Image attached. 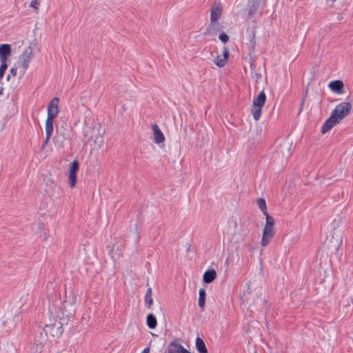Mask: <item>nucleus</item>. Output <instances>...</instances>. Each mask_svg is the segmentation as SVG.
<instances>
[{"label":"nucleus","instance_id":"nucleus-1","mask_svg":"<svg viewBox=\"0 0 353 353\" xmlns=\"http://www.w3.org/2000/svg\"><path fill=\"white\" fill-rule=\"evenodd\" d=\"M274 219L270 215H267L265 218V224L263 230L262 239L261 241V245L263 247L267 246L275 234L274 230Z\"/></svg>","mask_w":353,"mask_h":353},{"label":"nucleus","instance_id":"nucleus-2","mask_svg":"<svg viewBox=\"0 0 353 353\" xmlns=\"http://www.w3.org/2000/svg\"><path fill=\"white\" fill-rule=\"evenodd\" d=\"M352 109V105L349 102H342L337 105L331 113L332 119L339 123L343 118L347 116Z\"/></svg>","mask_w":353,"mask_h":353},{"label":"nucleus","instance_id":"nucleus-3","mask_svg":"<svg viewBox=\"0 0 353 353\" xmlns=\"http://www.w3.org/2000/svg\"><path fill=\"white\" fill-rule=\"evenodd\" d=\"M265 101L266 95L263 90L259 92L256 98L254 99L252 112L255 121H258L261 118L262 108L263 107Z\"/></svg>","mask_w":353,"mask_h":353},{"label":"nucleus","instance_id":"nucleus-4","mask_svg":"<svg viewBox=\"0 0 353 353\" xmlns=\"http://www.w3.org/2000/svg\"><path fill=\"white\" fill-rule=\"evenodd\" d=\"M247 234L248 233L243 230L236 222H234L233 228H230L228 230V235L230 240L234 243H239L243 242Z\"/></svg>","mask_w":353,"mask_h":353},{"label":"nucleus","instance_id":"nucleus-5","mask_svg":"<svg viewBox=\"0 0 353 353\" xmlns=\"http://www.w3.org/2000/svg\"><path fill=\"white\" fill-rule=\"evenodd\" d=\"M79 169V163L77 160H74L70 163L67 170L68 181L71 188L76 187L77 181V172Z\"/></svg>","mask_w":353,"mask_h":353},{"label":"nucleus","instance_id":"nucleus-6","mask_svg":"<svg viewBox=\"0 0 353 353\" xmlns=\"http://www.w3.org/2000/svg\"><path fill=\"white\" fill-rule=\"evenodd\" d=\"M33 57V49L31 46H28L25 49L23 53L20 55L19 60L23 67L22 75L24 74L29 67Z\"/></svg>","mask_w":353,"mask_h":353},{"label":"nucleus","instance_id":"nucleus-7","mask_svg":"<svg viewBox=\"0 0 353 353\" xmlns=\"http://www.w3.org/2000/svg\"><path fill=\"white\" fill-rule=\"evenodd\" d=\"M97 123L94 122V119L92 117L86 116L84 119V128L83 132L85 137H92V131Z\"/></svg>","mask_w":353,"mask_h":353},{"label":"nucleus","instance_id":"nucleus-8","mask_svg":"<svg viewBox=\"0 0 353 353\" xmlns=\"http://www.w3.org/2000/svg\"><path fill=\"white\" fill-rule=\"evenodd\" d=\"M59 98L54 97L49 103L48 105V117L55 119L57 117L59 114Z\"/></svg>","mask_w":353,"mask_h":353},{"label":"nucleus","instance_id":"nucleus-9","mask_svg":"<svg viewBox=\"0 0 353 353\" xmlns=\"http://www.w3.org/2000/svg\"><path fill=\"white\" fill-rule=\"evenodd\" d=\"M168 353H191L177 341H172L168 347Z\"/></svg>","mask_w":353,"mask_h":353},{"label":"nucleus","instance_id":"nucleus-10","mask_svg":"<svg viewBox=\"0 0 353 353\" xmlns=\"http://www.w3.org/2000/svg\"><path fill=\"white\" fill-rule=\"evenodd\" d=\"M154 132V139L156 143H161L165 141V137L157 123L152 125Z\"/></svg>","mask_w":353,"mask_h":353},{"label":"nucleus","instance_id":"nucleus-11","mask_svg":"<svg viewBox=\"0 0 353 353\" xmlns=\"http://www.w3.org/2000/svg\"><path fill=\"white\" fill-rule=\"evenodd\" d=\"M221 12L222 10L219 5H213L210 13L211 23H214L217 21L221 18Z\"/></svg>","mask_w":353,"mask_h":353},{"label":"nucleus","instance_id":"nucleus-12","mask_svg":"<svg viewBox=\"0 0 353 353\" xmlns=\"http://www.w3.org/2000/svg\"><path fill=\"white\" fill-rule=\"evenodd\" d=\"M328 87L330 90L337 94H342L343 92L344 84L342 81L335 80L330 82Z\"/></svg>","mask_w":353,"mask_h":353},{"label":"nucleus","instance_id":"nucleus-13","mask_svg":"<svg viewBox=\"0 0 353 353\" xmlns=\"http://www.w3.org/2000/svg\"><path fill=\"white\" fill-rule=\"evenodd\" d=\"M11 54V46L9 44L3 43L0 45L1 61H7V57Z\"/></svg>","mask_w":353,"mask_h":353},{"label":"nucleus","instance_id":"nucleus-14","mask_svg":"<svg viewBox=\"0 0 353 353\" xmlns=\"http://www.w3.org/2000/svg\"><path fill=\"white\" fill-rule=\"evenodd\" d=\"M339 123L334 119H332V116L325 121V122L323 124L321 128V133L325 134L328 131H330L335 125Z\"/></svg>","mask_w":353,"mask_h":353},{"label":"nucleus","instance_id":"nucleus-15","mask_svg":"<svg viewBox=\"0 0 353 353\" xmlns=\"http://www.w3.org/2000/svg\"><path fill=\"white\" fill-rule=\"evenodd\" d=\"M216 277V272L214 270H208L205 272L203 280L206 283H212Z\"/></svg>","mask_w":353,"mask_h":353},{"label":"nucleus","instance_id":"nucleus-16","mask_svg":"<svg viewBox=\"0 0 353 353\" xmlns=\"http://www.w3.org/2000/svg\"><path fill=\"white\" fill-rule=\"evenodd\" d=\"M291 144L288 141H283L277 148L276 152L280 154H285L290 152Z\"/></svg>","mask_w":353,"mask_h":353},{"label":"nucleus","instance_id":"nucleus-17","mask_svg":"<svg viewBox=\"0 0 353 353\" xmlns=\"http://www.w3.org/2000/svg\"><path fill=\"white\" fill-rule=\"evenodd\" d=\"M53 120L54 119L52 118L47 117L46 121V132L47 141L50 138L53 132Z\"/></svg>","mask_w":353,"mask_h":353},{"label":"nucleus","instance_id":"nucleus-18","mask_svg":"<svg viewBox=\"0 0 353 353\" xmlns=\"http://www.w3.org/2000/svg\"><path fill=\"white\" fill-rule=\"evenodd\" d=\"M259 7V2L257 0H252L249 6L248 16L250 18L254 17Z\"/></svg>","mask_w":353,"mask_h":353},{"label":"nucleus","instance_id":"nucleus-19","mask_svg":"<svg viewBox=\"0 0 353 353\" xmlns=\"http://www.w3.org/2000/svg\"><path fill=\"white\" fill-rule=\"evenodd\" d=\"M196 347L199 353H208V350L203 340L199 337L196 339Z\"/></svg>","mask_w":353,"mask_h":353},{"label":"nucleus","instance_id":"nucleus-20","mask_svg":"<svg viewBox=\"0 0 353 353\" xmlns=\"http://www.w3.org/2000/svg\"><path fill=\"white\" fill-rule=\"evenodd\" d=\"M199 306L203 309L205 304V290L204 289H200L199 292Z\"/></svg>","mask_w":353,"mask_h":353},{"label":"nucleus","instance_id":"nucleus-21","mask_svg":"<svg viewBox=\"0 0 353 353\" xmlns=\"http://www.w3.org/2000/svg\"><path fill=\"white\" fill-rule=\"evenodd\" d=\"M157 324L156 317L152 314H150L147 316V325L150 329H154L156 327Z\"/></svg>","mask_w":353,"mask_h":353},{"label":"nucleus","instance_id":"nucleus-22","mask_svg":"<svg viewBox=\"0 0 353 353\" xmlns=\"http://www.w3.org/2000/svg\"><path fill=\"white\" fill-rule=\"evenodd\" d=\"M257 205L259 209L263 212V214L267 218V215H269L267 211L266 203L264 199L260 198L257 201Z\"/></svg>","mask_w":353,"mask_h":353},{"label":"nucleus","instance_id":"nucleus-23","mask_svg":"<svg viewBox=\"0 0 353 353\" xmlns=\"http://www.w3.org/2000/svg\"><path fill=\"white\" fill-rule=\"evenodd\" d=\"M214 63L219 68L224 67L227 63L226 61L223 58L220 57L219 56L216 57Z\"/></svg>","mask_w":353,"mask_h":353},{"label":"nucleus","instance_id":"nucleus-24","mask_svg":"<svg viewBox=\"0 0 353 353\" xmlns=\"http://www.w3.org/2000/svg\"><path fill=\"white\" fill-rule=\"evenodd\" d=\"M1 64L0 65V76L1 77H3L5 74L6 70L8 68V64H7V61H1Z\"/></svg>","mask_w":353,"mask_h":353},{"label":"nucleus","instance_id":"nucleus-25","mask_svg":"<svg viewBox=\"0 0 353 353\" xmlns=\"http://www.w3.org/2000/svg\"><path fill=\"white\" fill-rule=\"evenodd\" d=\"M1 64L0 65V76L1 77H3L5 74L6 70L8 68V64H7V61H1Z\"/></svg>","mask_w":353,"mask_h":353},{"label":"nucleus","instance_id":"nucleus-26","mask_svg":"<svg viewBox=\"0 0 353 353\" xmlns=\"http://www.w3.org/2000/svg\"><path fill=\"white\" fill-rule=\"evenodd\" d=\"M144 300L145 305L148 308H150L153 304V299L152 296H145Z\"/></svg>","mask_w":353,"mask_h":353},{"label":"nucleus","instance_id":"nucleus-27","mask_svg":"<svg viewBox=\"0 0 353 353\" xmlns=\"http://www.w3.org/2000/svg\"><path fill=\"white\" fill-rule=\"evenodd\" d=\"M219 38L223 43H226L229 40L228 35L225 32H221L219 34Z\"/></svg>","mask_w":353,"mask_h":353},{"label":"nucleus","instance_id":"nucleus-28","mask_svg":"<svg viewBox=\"0 0 353 353\" xmlns=\"http://www.w3.org/2000/svg\"><path fill=\"white\" fill-rule=\"evenodd\" d=\"M223 58L226 61V62L228 61V59L229 58V50L226 47H224V48H223Z\"/></svg>","mask_w":353,"mask_h":353},{"label":"nucleus","instance_id":"nucleus-29","mask_svg":"<svg viewBox=\"0 0 353 353\" xmlns=\"http://www.w3.org/2000/svg\"><path fill=\"white\" fill-rule=\"evenodd\" d=\"M39 4V3L38 0H32L30 3V7L33 8L35 10H38Z\"/></svg>","mask_w":353,"mask_h":353},{"label":"nucleus","instance_id":"nucleus-30","mask_svg":"<svg viewBox=\"0 0 353 353\" xmlns=\"http://www.w3.org/2000/svg\"><path fill=\"white\" fill-rule=\"evenodd\" d=\"M17 68H12L10 70V74H11L12 76H16L17 75Z\"/></svg>","mask_w":353,"mask_h":353},{"label":"nucleus","instance_id":"nucleus-31","mask_svg":"<svg viewBox=\"0 0 353 353\" xmlns=\"http://www.w3.org/2000/svg\"><path fill=\"white\" fill-rule=\"evenodd\" d=\"M152 290L151 288H148L145 296H152Z\"/></svg>","mask_w":353,"mask_h":353},{"label":"nucleus","instance_id":"nucleus-32","mask_svg":"<svg viewBox=\"0 0 353 353\" xmlns=\"http://www.w3.org/2000/svg\"><path fill=\"white\" fill-rule=\"evenodd\" d=\"M141 353H150V348L149 347H145L142 352Z\"/></svg>","mask_w":353,"mask_h":353},{"label":"nucleus","instance_id":"nucleus-33","mask_svg":"<svg viewBox=\"0 0 353 353\" xmlns=\"http://www.w3.org/2000/svg\"><path fill=\"white\" fill-rule=\"evenodd\" d=\"M256 79H259L261 78V74L260 73H256Z\"/></svg>","mask_w":353,"mask_h":353},{"label":"nucleus","instance_id":"nucleus-34","mask_svg":"<svg viewBox=\"0 0 353 353\" xmlns=\"http://www.w3.org/2000/svg\"><path fill=\"white\" fill-rule=\"evenodd\" d=\"M3 88H1L0 89V95L3 94Z\"/></svg>","mask_w":353,"mask_h":353},{"label":"nucleus","instance_id":"nucleus-35","mask_svg":"<svg viewBox=\"0 0 353 353\" xmlns=\"http://www.w3.org/2000/svg\"><path fill=\"white\" fill-rule=\"evenodd\" d=\"M10 74H9L8 75L7 78H6L7 81H9V80H10Z\"/></svg>","mask_w":353,"mask_h":353},{"label":"nucleus","instance_id":"nucleus-36","mask_svg":"<svg viewBox=\"0 0 353 353\" xmlns=\"http://www.w3.org/2000/svg\"><path fill=\"white\" fill-rule=\"evenodd\" d=\"M333 1H335L336 0H332Z\"/></svg>","mask_w":353,"mask_h":353}]
</instances>
